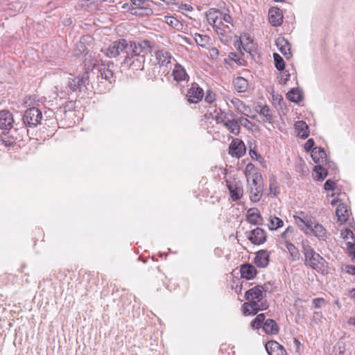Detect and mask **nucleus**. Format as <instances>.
Returning <instances> with one entry per match:
<instances>
[{"label":"nucleus","mask_w":355,"mask_h":355,"mask_svg":"<svg viewBox=\"0 0 355 355\" xmlns=\"http://www.w3.org/2000/svg\"><path fill=\"white\" fill-rule=\"evenodd\" d=\"M265 320V314L260 313L256 316V318L252 321L251 326L254 329H259L261 324H263Z\"/></svg>","instance_id":"43"},{"label":"nucleus","mask_w":355,"mask_h":355,"mask_svg":"<svg viewBox=\"0 0 355 355\" xmlns=\"http://www.w3.org/2000/svg\"><path fill=\"white\" fill-rule=\"evenodd\" d=\"M216 100V94L211 90L209 89L206 92L205 101L208 103H211Z\"/></svg>","instance_id":"47"},{"label":"nucleus","mask_w":355,"mask_h":355,"mask_svg":"<svg viewBox=\"0 0 355 355\" xmlns=\"http://www.w3.org/2000/svg\"><path fill=\"white\" fill-rule=\"evenodd\" d=\"M254 263L259 268H266L269 263V254L266 250H259L254 258Z\"/></svg>","instance_id":"26"},{"label":"nucleus","mask_w":355,"mask_h":355,"mask_svg":"<svg viewBox=\"0 0 355 355\" xmlns=\"http://www.w3.org/2000/svg\"><path fill=\"white\" fill-rule=\"evenodd\" d=\"M246 40H247V42L245 43L244 42L243 40H241L240 44L239 45V48L241 50V51H242V50H241V46H242L243 49L245 52L251 53L252 51H254V44L253 43V41L250 38V37H247Z\"/></svg>","instance_id":"36"},{"label":"nucleus","mask_w":355,"mask_h":355,"mask_svg":"<svg viewBox=\"0 0 355 355\" xmlns=\"http://www.w3.org/2000/svg\"><path fill=\"white\" fill-rule=\"evenodd\" d=\"M335 184H336V183L334 180L329 179L324 183V189L326 191H334Z\"/></svg>","instance_id":"49"},{"label":"nucleus","mask_w":355,"mask_h":355,"mask_svg":"<svg viewBox=\"0 0 355 355\" xmlns=\"http://www.w3.org/2000/svg\"><path fill=\"white\" fill-rule=\"evenodd\" d=\"M209 54L212 59H217L219 55V51L218 49L213 47L209 49Z\"/></svg>","instance_id":"52"},{"label":"nucleus","mask_w":355,"mask_h":355,"mask_svg":"<svg viewBox=\"0 0 355 355\" xmlns=\"http://www.w3.org/2000/svg\"><path fill=\"white\" fill-rule=\"evenodd\" d=\"M286 96L289 101L294 103H299L303 98L302 92L297 88H293L287 93Z\"/></svg>","instance_id":"33"},{"label":"nucleus","mask_w":355,"mask_h":355,"mask_svg":"<svg viewBox=\"0 0 355 355\" xmlns=\"http://www.w3.org/2000/svg\"><path fill=\"white\" fill-rule=\"evenodd\" d=\"M294 126L299 137L306 139L309 137V128L306 122L304 121H297L295 123Z\"/></svg>","instance_id":"28"},{"label":"nucleus","mask_w":355,"mask_h":355,"mask_svg":"<svg viewBox=\"0 0 355 355\" xmlns=\"http://www.w3.org/2000/svg\"><path fill=\"white\" fill-rule=\"evenodd\" d=\"M129 50V42L125 39H119L112 42L105 50V55L109 58H116L121 53Z\"/></svg>","instance_id":"7"},{"label":"nucleus","mask_w":355,"mask_h":355,"mask_svg":"<svg viewBox=\"0 0 355 355\" xmlns=\"http://www.w3.org/2000/svg\"><path fill=\"white\" fill-rule=\"evenodd\" d=\"M0 141L6 147H10L15 144V139L14 137L10 135L8 133L3 132L0 135Z\"/></svg>","instance_id":"37"},{"label":"nucleus","mask_w":355,"mask_h":355,"mask_svg":"<svg viewBox=\"0 0 355 355\" xmlns=\"http://www.w3.org/2000/svg\"><path fill=\"white\" fill-rule=\"evenodd\" d=\"M135 6H140L144 3V0H131Z\"/></svg>","instance_id":"60"},{"label":"nucleus","mask_w":355,"mask_h":355,"mask_svg":"<svg viewBox=\"0 0 355 355\" xmlns=\"http://www.w3.org/2000/svg\"><path fill=\"white\" fill-rule=\"evenodd\" d=\"M265 347L269 355H285L286 353L284 347L277 341H268Z\"/></svg>","instance_id":"18"},{"label":"nucleus","mask_w":355,"mask_h":355,"mask_svg":"<svg viewBox=\"0 0 355 355\" xmlns=\"http://www.w3.org/2000/svg\"><path fill=\"white\" fill-rule=\"evenodd\" d=\"M314 140L313 139H309L304 144V149L306 151L309 152L313 150L314 146Z\"/></svg>","instance_id":"50"},{"label":"nucleus","mask_w":355,"mask_h":355,"mask_svg":"<svg viewBox=\"0 0 355 355\" xmlns=\"http://www.w3.org/2000/svg\"><path fill=\"white\" fill-rule=\"evenodd\" d=\"M347 324L349 325L355 326V316L349 318L347 320Z\"/></svg>","instance_id":"62"},{"label":"nucleus","mask_w":355,"mask_h":355,"mask_svg":"<svg viewBox=\"0 0 355 355\" xmlns=\"http://www.w3.org/2000/svg\"><path fill=\"white\" fill-rule=\"evenodd\" d=\"M275 66L279 71H283L285 68V62L284 59L277 53H273Z\"/></svg>","instance_id":"42"},{"label":"nucleus","mask_w":355,"mask_h":355,"mask_svg":"<svg viewBox=\"0 0 355 355\" xmlns=\"http://www.w3.org/2000/svg\"><path fill=\"white\" fill-rule=\"evenodd\" d=\"M240 272L241 277L248 280L254 279L257 273L256 268L251 264H244L241 266Z\"/></svg>","instance_id":"25"},{"label":"nucleus","mask_w":355,"mask_h":355,"mask_svg":"<svg viewBox=\"0 0 355 355\" xmlns=\"http://www.w3.org/2000/svg\"><path fill=\"white\" fill-rule=\"evenodd\" d=\"M284 225V221L279 217L270 216L269 218V224L268 225L270 230H276Z\"/></svg>","instance_id":"34"},{"label":"nucleus","mask_w":355,"mask_h":355,"mask_svg":"<svg viewBox=\"0 0 355 355\" xmlns=\"http://www.w3.org/2000/svg\"><path fill=\"white\" fill-rule=\"evenodd\" d=\"M205 95L204 90L196 83H191L188 89L186 98L190 103H198Z\"/></svg>","instance_id":"10"},{"label":"nucleus","mask_w":355,"mask_h":355,"mask_svg":"<svg viewBox=\"0 0 355 355\" xmlns=\"http://www.w3.org/2000/svg\"><path fill=\"white\" fill-rule=\"evenodd\" d=\"M247 220L252 225H262L263 218L257 208H250L247 211Z\"/></svg>","instance_id":"19"},{"label":"nucleus","mask_w":355,"mask_h":355,"mask_svg":"<svg viewBox=\"0 0 355 355\" xmlns=\"http://www.w3.org/2000/svg\"><path fill=\"white\" fill-rule=\"evenodd\" d=\"M89 83V76L87 73H83L73 78H70L68 82V87L72 92L78 90L82 92L86 88V85Z\"/></svg>","instance_id":"11"},{"label":"nucleus","mask_w":355,"mask_h":355,"mask_svg":"<svg viewBox=\"0 0 355 355\" xmlns=\"http://www.w3.org/2000/svg\"><path fill=\"white\" fill-rule=\"evenodd\" d=\"M172 76L174 80L181 82L188 80L189 78L186 69L179 63H176L172 71Z\"/></svg>","instance_id":"21"},{"label":"nucleus","mask_w":355,"mask_h":355,"mask_svg":"<svg viewBox=\"0 0 355 355\" xmlns=\"http://www.w3.org/2000/svg\"><path fill=\"white\" fill-rule=\"evenodd\" d=\"M260 114L264 117V120L270 123H273L272 115L270 113V107L268 105L263 106L260 110Z\"/></svg>","instance_id":"41"},{"label":"nucleus","mask_w":355,"mask_h":355,"mask_svg":"<svg viewBox=\"0 0 355 355\" xmlns=\"http://www.w3.org/2000/svg\"><path fill=\"white\" fill-rule=\"evenodd\" d=\"M163 2L166 3L167 5H176L175 0H165Z\"/></svg>","instance_id":"63"},{"label":"nucleus","mask_w":355,"mask_h":355,"mask_svg":"<svg viewBox=\"0 0 355 355\" xmlns=\"http://www.w3.org/2000/svg\"><path fill=\"white\" fill-rule=\"evenodd\" d=\"M224 127L228 130L230 134L235 136L239 135L241 131L240 124L238 119H229L225 121Z\"/></svg>","instance_id":"27"},{"label":"nucleus","mask_w":355,"mask_h":355,"mask_svg":"<svg viewBox=\"0 0 355 355\" xmlns=\"http://www.w3.org/2000/svg\"><path fill=\"white\" fill-rule=\"evenodd\" d=\"M268 20L273 26H279L283 22L282 10L278 8H272L268 12Z\"/></svg>","instance_id":"17"},{"label":"nucleus","mask_w":355,"mask_h":355,"mask_svg":"<svg viewBox=\"0 0 355 355\" xmlns=\"http://www.w3.org/2000/svg\"><path fill=\"white\" fill-rule=\"evenodd\" d=\"M263 329L267 334H277L279 332L278 325L272 319L265 320L263 324Z\"/></svg>","instance_id":"30"},{"label":"nucleus","mask_w":355,"mask_h":355,"mask_svg":"<svg viewBox=\"0 0 355 355\" xmlns=\"http://www.w3.org/2000/svg\"><path fill=\"white\" fill-rule=\"evenodd\" d=\"M14 118L12 114L7 110L0 111V129L10 130L13 127Z\"/></svg>","instance_id":"14"},{"label":"nucleus","mask_w":355,"mask_h":355,"mask_svg":"<svg viewBox=\"0 0 355 355\" xmlns=\"http://www.w3.org/2000/svg\"><path fill=\"white\" fill-rule=\"evenodd\" d=\"M269 182L270 194L274 196H277L279 193V189L276 178L275 176L270 177Z\"/></svg>","instance_id":"38"},{"label":"nucleus","mask_w":355,"mask_h":355,"mask_svg":"<svg viewBox=\"0 0 355 355\" xmlns=\"http://www.w3.org/2000/svg\"><path fill=\"white\" fill-rule=\"evenodd\" d=\"M286 248L293 261H297L300 258L298 249L291 243L286 241Z\"/></svg>","instance_id":"35"},{"label":"nucleus","mask_w":355,"mask_h":355,"mask_svg":"<svg viewBox=\"0 0 355 355\" xmlns=\"http://www.w3.org/2000/svg\"><path fill=\"white\" fill-rule=\"evenodd\" d=\"M238 119L240 126L243 125L245 128H246L248 130H252L253 123L250 120L244 117H239Z\"/></svg>","instance_id":"45"},{"label":"nucleus","mask_w":355,"mask_h":355,"mask_svg":"<svg viewBox=\"0 0 355 355\" xmlns=\"http://www.w3.org/2000/svg\"><path fill=\"white\" fill-rule=\"evenodd\" d=\"M223 26H226L225 24H224L223 21H222V18L220 19H219V21H218L217 24H215L213 25V27L214 28H216L217 27H221Z\"/></svg>","instance_id":"61"},{"label":"nucleus","mask_w":355,"mask_h":355,"mask_svg":"<svg viewBox=\"0 0 355 355\" xmlns=\"http://www.w3.org/2000/svg\"><path fill=\"white\" fill-rule=\"evenodd\" d=\"M336 214L338 218V221L340 223H344L347 221L350 215V211L345 204L340 203L337 206Z\"/></svg>","instance_id":"23"},{"label":"nucleus","mask_w":355,"mask_h":355,"mask_svg":"<svg viewBox=\"0 0 355 355\" xmlns=\"http://www.w3.org/2000/svg\"><path fill=\"white\" fill-rule=\"evenodd\" d=\"M230 118L228 117L227 114L222 112V111L220 110V112H217L215 120L218 124H223V125H225V121H228Z\"/></svg>","instance_id":"44"},{"label":"nucleus","mask_w":355,"mask_h":355,"mask_svg":"<svg viewBox=\"0 0 355 355\" xmlns=\"http://www.w3.org/2000/svg\"><path fill=\"white\" fill-rule=\"evenodd\" d=\"M152 55L155 58V64L160 69L171 68L172 62L175 60L171 51L164 47L157 46L154 49Z\"/></svg>","instance_id":"5"},{"label":"nucleus","mask_w":355,"mask_h":355,"mask_svg":"<svg viewBox=\"0 0 355 355\" xmlns=\"http://www.w3.org/2000/svg\"><path fill=\"white\" fill-rule=\"evenodd\" d=\"M262 288L261 291L262 293L266 295V293L267 292L272 293L273 291L272 285L270 284V282L265 283L263 285H260Z\"/></svg>","instance_id":"48"},{"label":"nucleus","mask_w":355,"mask_h":355,"mask_svg":"<svg viewBox=\"0 0 355 355\" xmlns=\"http://www.w3.org/2000/svg\"><path fill=\"white\" fill-rule=\"evenodd\" d=\"M179 8L182 9V10H185L187 11H191L192 10L193 8L190 6V5H188V4H183L182 3L180 6H179Z\"/></svg>","instance_id":"56"},{"label":"nucleus","mask_w":355,"mask_h":355,"mask_svg":"<svg viewBox=\"0 0 355 355\" xmlns=\"http://www.w3.org/2000/svg\"><path fill=\"white\" fill-rule=\"evenodd\" d=\"M341 236L349 253H352L355 250V236L352 230L345 228L341 231Z\"/></svg>","instance_id":"16"},{"label":"nucleus","mask_w":355,"mask_h":355,"mask_svg":"<svg viewBox=\"0 0 355 355\" xmlns=\"http://www.w3.org/2000/svg\"><path fill=\"white\" fill-rule=\"evenodd\" d=\"M222 21L230 24L232 21V17L230 15L225 14L223 17L222 16Z\"/></svg>","instance_id":"55"},{"label":"nucleus","mask_w":355,"mask_h":355,"mask_svg":"<svg viewBox=\"0 0 355 355\" xmlns=\"http://www.w3.org/2000/svg\"><path fill=\"white\" fill-rule=\"evenodd\" d=\"M245 152L244 143L238 139H234L229 147V153L232 156L240 157Z\"/></svg>","instance_id":"15"},{"label":"nucleus","mask_w":355,"mask_h":355,"mask_svg":"<svg viewBox=\"0 0 355 355\" xmlns=\"http://www.w3.org/2000/svg\"><path fill=\"white\" fill-rule=\"evenodd\" d=\"M284 76L285 77L284 78H282V80H281V83H283V84H286V82L289 80L291 75H290V73L288 72L285 71L284 72Z\"/></svg>","instance_id":"57"},{"label":"nucleus","mask_w":355,"mask_h":355,"mask_svg":"<svg viewBox=\"0 0 355 355\" xmlns=\"http://www.w3.org/2000/svg\"><path fill=\"white\" fill-rule=\"evenodd\" d=\"M247 180L250 200L254 202H259L262 197L263 191L261 175L255 173L251 176L247 175Z\"/></svg>","instance_id":"4"},{"label":"nucleus","mask_w":355,"mask_h":355,"mask_svg":"<svg viewBox=\"0 0 355 355\" xmlns=\"http://www.w3.org/2000/svg\"><path fill=\"white\" fill-rule=\"evenodd\" d=\"M294 220L297 227L305 234L313 235L320 241H326L327 235L325 228L304 212H300V216H294Z\"/></svg>","instance_id":"2"},{"label":"nucleus","mask_w":355,"mask_h":355,"mask_svg":"<svg viewBox=\"0 0 355 355\" xmlns=\"http://www.w3.org/2000/svg\"><path fill=\"white\" fill-rule=\"evenodd\" d=\"M222 18V13L216 9H210L207 13L208 22L212 26L217 24L219 19Z\"/></svg>","instance_id":"31"},{"label":"nucleus","mask_w":355,"mask_h":355,"mask_svg":"<svg viewBox=\"0 0 355 355\" xmlns=\"http://www.w3.org/2000/svg\"><path fill=\"white\" fill-rule=\"evenodd\" d=\"M349 296L352 299L355 300V288L349 291Z\"/></svg>","instance_id":"64"},{"label":"nucleus","mask_w":355,"mask_h":355,"mask_svg":"<svg viewBox=\"0 0 355 355\" xmlns=\"http://www.w3.org/2000/svg\"><path fill=\"white\" fill-rule=\"evenodd\" d=\"M315 179L317 180H324L327 175V171L321 164L315 166Z\"/></svg>","instance_id":"39"},{"label":"nucleus","mask_w":355,"mask_h":355,"mask_svg":"<svg viewBox=\"0 0 355 355\" xmlns=\"http://www.w3.org/2000/svg\"><path fill=\"white\" fill-rule=\"evenodd\" d=\"M242 114L248 116V112L250 111V107L245 105L244 103L237 108Z\"/></svg>","instance_id":"51"},{"label":"nucleus","mask_w":355,"mask_h":355,"mask_svg":"<svg viewBox=\"0 0 355 355\" xmlns=\"http://www.w3.org/2000/svg\"><path fill=\"white\" fill-rule=\"evenodd\" d=\"M261 288V286H256L245 292L247 302L243 305L244 315H255L268 308V302Z\"/></svg>","instance_id":"1"},{"label":"nucleus","mask_w":355,"mask_h":355,"mask_svg":"<svg viewBox=\"0 0 355 355\" xmlns=\"http://www.w3.org/2000/svg\"><path fill=\"white\" fill-rule=\"evenodd\" d=\"M193 40L199 46L204 49H208L211 42V37L207 35H203L198 33H196L193 35Z\"/></svg>","instance_id":"29"},{"label":"nucleus","mask_w":355,"mask_h":355,"mask_svg":"<svg viewBox=\"0 0 355 355\" xmlns=\"http://www.w3.org/2000/svg\"><path fill=\"white\" fill-rule=\"evenodd\" d=\"M248 239L254 245H261L266 241L267 234L264 230L257 227L249 232Z\"/></svg>","instance_id":"13"},{"label":"nucleus","mask_w":355,"mask_h":355,"mask_svg":"<svg viewBox=\"0 0 355 355\" xmlns=\"http://www.w3.org/2000/svg\"><path fill=\"white\" fill-rule=\"evenodd\" d=\"M294 232V229L291 226H288L284 232H282L281 234L280 239L282 240V243L284 244L285 246L286 245V241L291 242V236L293 235Z\"/></svg>","instance_id":"40"},{"label":"nucleus","mask_w":355,"mask_h":355,"mask_svg":"<svg viewBox=\"0 0 355 355\" xmlns=\"http://www.w3.org/2000/svg\"><path fill=\"white\" fill-rule=\"evenodd\" d=\"M232 103L234 105H235L237 107V108L243 104V103L238 98H234V99L232 100Z\"/></svg>","instance_id":"59"},{"label":"nucleus","mask_w":355,"mask_h":355,"mask_svg":"<svg viewBox=\"0 0 355 355\" xmlns=\"http://www.w3.org/2000/svg\"><path fill=\"white\" fill-rule=\"evenodd\" d=\"M346 272L348 274L355 275V266H346Z\"/></svg>","instance_id":"54"},{"label":"nucleus","mask_w":355,"mask_h":355,"mask_svg":"<svg viewBox=\"0 0 355 355\" xmlns=\"http://www.w3.org/2000/svg\"><path fill=\"white\" fill-rule=\"evenodd\" d=\"M324 302V300L322 298H315L313 300V304L315 308L321 307L322 303Z\"/></svg>","instance_id":"53"},{"label":"nucleus","mask_w":355,"mask_h":355,"mask_svg":"<svg viewBox=\"0 0 355 355\" xmlns=\"http://www.w3.org/2000/svg\"><path fill=\"white\" fill-rule=\"evenodd\" d=\"M98 75L97 78L98 79L105 80L108 82V83H112V80L113 78V72L110 69V65L101 64L98 68Z\"/></svg>","instance_id":"22"},{"label":"nucleus","mask_w":355,"mask_h":355,"mask_svg":"<svg viewBox=\"0 0 355 355\" xmlns=\"http://www.w3.org/2000/svg\"><path fill=\"white\" fill-rule=\"evenodd\" d=\"M216 33L220 37H225L227 34L230 31V27L228 25L223 26L221 27H217L214 28Z\"/></svg>","instance_id":"46"},{"label":"nucleus","mask_w":355,"mask_h":355,"mask_svg":"<svg viewBox=\"0 0 355 355\" xmlns=\"http://www.w3.org/2000/svg\"><path fill=\"white\" fill-rule=\"evenodd\" d=\"M234 85L238 92H244L248 88V82L243 77H237L234 81Z\"/></svg>","instance_id":"32"},{"label":"nucleus","mask_w":355,"mask_h":355,"mask_svg":"<svg viewBox=\"0 0 355 355\" xmlns=\"http://www.w3.org/2000/svg\"><path fill=\"white\" fill-rule=\"evenodd\" d=\"M154 50L153 44L148 40H143L139 42L131 41L129 42V50L126 51L130 52L134 55L144 56L148 53H152Z\"/></svg>","instance_id":"6"},{"label":"nucleus","mask_w":355,"mask_h":355,"mask_svg":"<svg viewBox=\"0 0 355 355\" xmlns=\"http://www.w3.org/2000/svg\"><path fill=\"white\" fill-rule=\"evenodd\" d=\"M144 61L145 58L144 56L134 55L126 51V55L122 64L131 67L134 70H138L143 69Z\"/></svg>","instance_id":"12"},{"label":"nucleus","mask_w":355,"mask_h":355,"mask_svg":"<svg viewBox=\"0 0 355 355\" xmlns=\"http://www.w3.org/2000/svg\"><path fill=\"white\" fill-rule=\"evenodd\" d=\"M229 58L234 62H237L239 60V56L236 53H230L229 54Z\"/></svg>","instance_id":"58"},{"label":"nucleus","mask_w":355,"mask_h":355,"mask_svg":"<svg viewBox=\"0 0 355 355\" xmlns=\"http://www.w3.org/2000/svg\"><path fill=\"white\" fill-rule=\"evenodd\" d=\"M226 186L229 190L230 196L233 201L240 200L243 196V184L236 179L227 180Z\"/></svg>","instance_id":"9"},{"label":"nucleus","mask_w":355,"mask_h":355,"mask_svg":"<svg viewBox=\"0 0 355 355\" xmlns=\"http://www.w3.org/2000/svg\"><path fill=\"white\" fill-rule=\"evenodd\" d=\"M42 118V112L37 107H33L26 110L23 115L24 123L29 127H35Z\"/></svg>","instance_id":"8"},{"label":"nucleus","mask_w":355,"mask_h":355,"mask_svg":"<svg viewBox=\"0 0 355 355\" xmlns=\"http://www.w3.org/2000/svg\"><path fill=\"white\" fill-rule=\"evenodd\" d=\"M311 157L315 163L322 164L327 162V154L324 148L321 147H315L311 150Z\"/></svg>","instance_id":"24"},{"label":"nucleus","mask_w":355,"mask_h":355,"mask_svg":"<svg viewBox=\"0 0 355 355\" xmlns=\"http://www.w3.org/2000/svg\"><path fill=\"white\" fill-rule=\"evenodd\" d=\"M275 44L280 52L286 57V59H289L292 56L291 45L284 37H279L276 40Z\"/></svg>","instance_id":"20"},{"label":"nucleus","mask_w":355,"mask_h":355,"mask_svg":"<svg viewBox=\"0 0 355 355\" xmlns=\"http://www.w3.org/2000/svg\"><path fill=\"white\" fill-rule=\"evenodd\" d=\"M305 262L318 272H324L326 270V261L308 244H303Z\"/></svg>","instance_id":"3"}]
</instances>
